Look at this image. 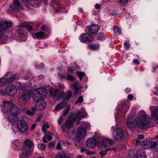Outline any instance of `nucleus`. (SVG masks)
Segmentation results:
<instances>
[{
    "instance_id": "nucleus-1",
    "label": "nucleus",
    "mask_w": 158,
    "mask_h": 158,
    "mask_svg": "<svg viewBox=\"0 0 158 158\" xmlns=\"http://www.w3.org/2000/svg\"><path fill=\"white\" fill-rule=\"evenodd\" d=\"M47 94V89L44 88L35 89L33 90V98L36 102L35 106H32V111H41L44 110L46 106L45 102L43 100Z\"/></svg>"
},
{
    "instance_id": "nucleus-2",
    "label": "nucleus",
    "mask_w": 158,
    "mask_h": 158,
    "mask_svg": "<svg viewBox=\"0 0 158 158\" xmlns=\"http://www.w3.org/2000/svg\"><path fill=\"white\" fill-rule=\"evenodd\" d=\"M3 105L2 108L3 112L6 114H9L8 119L11 123L15 122L18 119V113L15 112L16 107L11 102L4 101Z\"/></svg>"
},
{
    "instance_id": "nucleus-3",
    "label": "nucleus",
    "mask_w": 158,
    "mask_h": 158,
    "mask_svg": "<svg viewBox=\"0 0 158 158\" xmlns=\"http://www.w3.org/2000/svg\"><path fill=\"white\" fill-rule=\"evenodd\" d=\"M139 120L137 123L138 128L142 130L149 128L150 126V117L143 110L139 111Z\"/></svg>"
},
{
    "instance_id": "nucleus-4",
    "label": "nucleus",
    "mask_w": 158,
    "mask_h": 158,
    "mask_svg": "<svg viewBox=\"0 0 158 158\" xmlns=\"http://www.w3.org/2000/svg\"><path fill=\"white\" fill-rule=\"evenodd\" d=\"M31 95V91L27 89L23 90L21 94L19 99L21 101L19 102L18 104L20 106H23L25 105L26 102L30 98Z\"/></svg>"
},
{
    "instance_id": "nucleus-5",
    "label": "nucleus",
    "mask_w": 158,
    "mask_h": 158,
    "mask_svg": "<svg viewBox=\"0 0 158 158\" xmlns=\"http://www.w3.org/2000/svg\"><path fill=\"white\" fill-rule=\"evenodd\" d=\"M86 131L83 128H79L77 130V136L73 139V140L76 146L79 143L81 139L85 136Z\"/></svg>"
},
{
    "instance_id": "nucleus-6",
    "label": "nucleus",
    "mask_w": 158,
    "mask_h": 158,
    "mask_svg": "<svg viewBox=\"0 0 158 158\" xmlns=\"http://www.w3.org/2000/svg\"><path fill=\"white\" fill-rule=\"evenodd\" d=\"M76 120L74 118L69 117L65 120V122L61 127L62 131L66 132L69 130L73 124V122Z\"/></svg>"
},
{
    "instance_id": "nucleus-7",
    "label": "nucleus",
    "mask_w": 158,
    "mask_h": 158,
    "mask_svg": "<svg viewBox=\"0 0 158 158\" xmlns=\"http://www.w3.org/2000/svg\"><path fill=\"white\" fill-rule=\"evenodd\" d=\"M112 135L115 139L117 140L123 139L125 136L123 130L119 127H117L114 130Z\"/></svg>"
},
{
    "instance_id": "nucleus-8",
    "label": "nucleus",
    "mask_w": 158,
    "mask_h": 158,
    "mask_svg": "<svg viewBox=\"0 0 158 158\" xmlns=\"http://www.w3.org/2000/svg\"><path fill=\"white\" fill-rule=\"evenodd\" d=\"M17 88L14 85L9 84L6 87V93L9 96H13L17 93Z\"/></svg>"
},
{
    "instance_id": "nucleus-9",
    "label": "nucleus",
    "mask_w": 158,
    "mask_h": 158,
    "mask_svg": "<svg viewBox=\"0 0 158 158\" xmlns=\"http://www.w3.org/2000/svg\"><path fill=\"white\" fill-rule=\"evenodd\" d=\"M157 142H152L150 140L143 141L141 144L142 148L144 149H148L150 148H154L157 146Z\"/></svg>"
},
{
    "instance_id": "nucleus-10",
    "label": "nucleus",
    "mask_w": 158,
    "mask_h": 158,
    "mask_svg": "<svg viewBox=\"0 0 158 158\" xmlns=\"http://www.w3.org/2000/svg\"><path fill=\"white\" fill-rule=\"evenodd\" d=\"M18 129L19 131L22 133H25L27 132L28 128L25 123L21 120L18 121L17 124Z\"/></svg>"
},
{
    "instance_id": "nucleus-11",
    "label": "nucleus",
    "mask_w": 158,
    "mask_h": 158,
    "mask_svg": "<svg viewBox=\"0 0 158 158\" xmlns=\"http://www.w3.org/2000/svg\"><path fill=\"white\" fill-rule=\"evenodd\" d=\"M79 39L83 43L86 42H91L93 38L92 35L89 33H85L80 36Z\"/></svg>"
},
{
    "instance_id": "nucleus-12",
    "label": "nucleus",
    "mask_w": 158,
    "mask_h": 158,
    "mask_svg": "<svg viewBox=\"0 0 158 158\" xmlns=\"http://www.w3.org/2000/svg\"><path fill=\"white\" fill-rule=\"evenodd\" d=\"M74 117L76 119H78L80 120L81 118L87 117V114L84 109H81L80 110L77 111L76 113L75 114Z\"/></svg>"
},
{
    "instance_id": "nucleus-13",
    "label": "nucleus",
    "mask_w": 158,
    "mask_h": 158,
    "mask_svg": "<svg viewBox=\"0 0 158 158\" xmlns=\"http://www.w3.org/2000/svg\"><path fill=\"white\" fill-rule=\"evenodd\" d=\"M12 23L10 22L1 21L0 22V30L4 31L10 27Z\"/></svg>"
},
{
    "instance_id": "nucleus-14",
    "label": "nucleus",
    "mask_w": 158,
    "mask_h": 158,
    "mask_svg": "<svg viewBox=\"0 0 158 158\" xmlns=\"http://www.w3.org/2000/svg\"><path fill=\"white\" fill-rule=\"evenodd\" d=\"M114 141L110 139H106L103 140L100 142V144L106 148H110V147L113 145Z\"/></svg>"
},
{
    "instance_id": "nucleus-15",
    "label": "nucleus",
    "mask_w": 158,
    "mask_h": 158,
    "mask_svg": "<svg viewBox=\"0 0 158 158\" xmlns=\"http://www.w3.org/2000/svg\"><path fill=\"white\" fill-rule=\"evenodd\" d=\"M15 74L9 72L5 74L4 77L8 84L12 82L15 79Z\"/></svg>"
},
{
    "instance_id": "nucleus-16",
    "label": "nucleus",
    "mask_w": 158,
    "mask_h": 158,
    "mask_svg": "<svg viewBox=\"0 0 158 158\" xmlns=\"http://www.w3.org/2000/svg\"><path fill=\"white\" fill-rule=\"evenodd\" d=\"M150 110L151 116L156 117L155 121L156 123L158 124V107L151 106L150 107Z\"/></svg>"
},
{
    "instance_id": "nucleus-17",
    "label": "nucleus",
    "mask_w": 158,
    "mask_h": 158,
    "mask_svg": "<svg viewBox=\"0 0 158 158\" xmlns=\"http://www.w3.org/2000/svg\"><path fill=\"white\" fill-rule=\"evenodd\" d=\"M136 120L132 117L128 118L127 119L126 124L127 127L130 128L135 127L136 126Z\"/></svg>"
},
{
    "instance_id": "nucleus-18",
    "label": "nucleus",
    "mask_w": 158,
    "mask_h": 158,
    "mask_svg": "<svg viewBox=\"0 0 158 158\" xmlns=\"http://www.w3.org/2000/svg\"><path fill=\"white\" fill-rule=\"evenodd\" d=\"M33 151V149L29 148L23 147L22 149V155L19 156L20 158H24L23 156H28L31 152Z\"/></svg>"
},
{
    "instance_id": "nucleus-19",
    "label": "nucleus",
    "mask_w": 158,
    "mask_h": 158,
    "mask_svg": "<svg viewBox=\"0 0 158 158\" xmlns=\"http://www.w3.org/2000/svg\"><path fill=\"white\" fill-rule=\"evenodd\" d=\"M16 35L21 41H25L27 37V33L22 30L18 31Z\"/></svg>"
},
{
    "instance_id": "nucleus-20",
    "label": "nucleus",
    "mask_w": 158,
    "mask_h": 158,
    "mask_svg": "<svg viewBox=\"0 0 158 158\" xmlns=\"http://www.w3.org/2000/svg\"><path fill=\"white\" fill-rule=\"evenodd\" d=\"M95 145L96 140L95 139L92 138H89L86 142V146L89 148H94Z\"/></svg>"
},
{
    "instance_id": "nucleus-21",
    "label": "nucleus",
    "mask_w": 158,
    "mask_h": 158,
    "mask_svg": "<svg viewBox=\"0 0 158 158\" xmlns=\"http://www.w3.org/2000/svg\"><path fill=\"white\" fill-rule=\"evenodd\" d=\"M99 28L98 25L93 24L90 26L88 28L89 31L93 34L97 33Z\"/></svg>"
},
{
    "instance_id": "nucleus-22",
    "label": "nucleus",
    "mask_w": 158,
    "mask_h": 158,
    "mask_svg": "<svg viewBox=\"0 0 158 158\" xmlns=\"http://www.w3.org/2000/svg\"><path fill=\"white\" fill-rule=\"evenodd\" d=\"M71 87L73 88L72 90L73 93H74V94L76 95L80 89V86L79 83L77 81H75L71 85Z\"/></svg>"
},
{
    "instance_id": "nucleus-23",
    "label": "nucleus",
    "mask_w": 158,
    "mask_h": 158,
    "mask_svg": "<svg viewBox=\"0 0 158 158\" xmlns=\"http://www.w3.org/2000/svg\"><path fill=\"white\" fill-rule=\"evenodd\" d=\"M45 34L43 32L40 31L32 35L34 39H41L44 36Z\"/></svg>"
},
{
    "instance_id": "nucleus-24",
    "label": "nucleus",
    "mask_w": 158,
    "mask_h": 158,
    "mask_svg": "<svg viewBox=\"0 0 158 158\" xmlns=\"http://www.w3.org/2000/svg\"><path fill=\"white\" fill-rule=\"evenodd\" d=\"M34 143L29 139H27L24 141L23 147L31 148L34 145Z\"/></svg>"
},
{
    "instance_id": "nucleus-25",
    "label": "nucleus",
    "mask_w": 158,
    "mask_h": 158,
    "mask_svg": "<svg viewBox=\"0 0 158 158\" xmlns=\"http://www.w3.org/2000/svg\"><path fill=\"white\" fill-rule=\"evenodd\" d=\"M137 158H145L146 155L145 152L143 149H140L137 152Z\"/></svg>"
},
{
    "instance_id": "nucleus-26",
    "label": "nucleus",
    "mask_w": 158,
    "mask_h": 158,
    "mask_svg": "<svg viewBox=\"0 0 158 158\" xmlns=\"http://www.w3.org/2000/svg\"><path fill=\"white\" fill-rule=\"evenodd\" d=\"M56 158H69V156L64 151L58 153L56 156Z\"/></svg>"
},
{
    "instance_id": "nucleus-27",
    "label": "nucleus",
    "mask_w": 158,
    "mask_h": 158,
    "mask_svg": "<svg viewBox=\"0 0 158 158\" xmlns=\"http://www.w3.org/2000/svg\"><path fill=\"white\" fill-rule=\"evenodd\" d=\"M59 91L57 89H51L50 93L51 97L53 98H55L59 93Z\"/></svg>"
},
{
    "instance_id": "nucleus-28",
    "label": "nucleus",
    "mask_w": 158,
    "mask_h": 158,
    "mask_svg": "<svg viewBox=\"0 0 158 158\" xmlns=\"http://www.w3.org/2000/svg\"><path fill=\"white\" fill-rule=\"evenodd\" d=\"M31 5V6L35 7H39L41 4V1L40 0H36L34 2H31L30 3H28Z\"/></svg>"
},
{
    "instance_id": "nucleus-29",
    "label": "nucleus",
    "mask_w": 158,
    "mask_h": 158,
    "mask_svg": "<svg viewBox=\"0 0 158 158\" xmlns=\"http://www.w3.org/2000/svg\"><path fill=\"white\" fill-rule=\"evenodd\" d=\"M66 104L65 102H62L55 107V110H60L62 109L65 107Z\"/></svg>"
},
{
    "instance_id": "nucleus-30",
    "label": "nucleus",
    "mask_w": 158,
    "mask_h": 158,
    "mask_svg": "<svg viewBox=\"0 0 158 158\" xmlns=\"http://www.w3.org/2000/svg\"><path fill=\"white\" fill-rule=\"evenodd\" d=\"M71 91L69 90L67 92L64 93V100H68L71 96Z\"/></svg>"
},
{
    "instance_id": "nucleus-31",
    "label": "nucleus",
    "mask_w": 158,
    "mask_h": 158,
    "mask_svg": "<svg viewBox=\"0 0 158 158\" xmlns=\"http://www.w3.org/2000/svg\"><path fill=\"white\" fill-rule=\"evenodd\" d=\"M81 152H85L88 155H93L95 154V152H92L89 150L85 148H81Z\"/></svg>"
},
{
    "instance_id": "nucleus-32",
    "label": "nucleus",
    "mask_w": 158,
    "mask_h": 158,
    "mask_svg": "<svg viewBox=\"0 0 158 158\" xmlns=\"http://www.w3.org/2000/svg\"><path fill=\"white\" fill-rule=\"evenodd\" d=\"M20 6H17L12 4L11 5L10 8L11 10L13 12H16L18 11Z\"/></svg>"
},
{
    "instance_id": "nucleus-33",
    "label": "nucleus",
    "mask_w": 158,
    "mask_h": 158,
    "mask_svg": "<svg viewBox=\"0 0 158 158\" xmlns=\"http://www.w3.org/2000/svg\"><path fill=\"white\" fill-rule=\"evenodd\" d=\"M88 48L92 50H96L99 48V46L97 44H91L88 46Z\"/></svg>"
},
{
    "instance_id": "nucleus-34",
    "label": "nucleus",
    "mask_w": 158,
    "mask_h": 158,
    "mask_svg": "<svg viewBox=\"0 0 158 158\" xmlns=\"http://www.w3.org/2000/svg\"><path fill=\"white\" fill-rule=\"evenodd\" d=\"M113 30L114 32L117 35H119L121 33V30L117 26L114 27Z\"/></svg>"
},
{
    "instance_id": "nucleus-35",
    "label": "nucleus",
    "mask_w": 158,
    "mask_h": 158,
    "mask_svg": "<svg viewBox=\"0 0 158 158\" xmlns=\"http://www.w3.org/2000/svg\"><path fill=\"white\" fill-rule=\"evenodd\" d=\"M7 84V83L4 77L0 79V86H4Z\"/></svg>"
},
{
    "instance_id": "nucleus-36",
    "label": "nucleus",
    "mask_w": 158,
    "mask_h": 158,
    "mask_svg": "<svg viewBox=\"0 0 158 158\" xmlns=\"http://www.w3.org/2000/svg\"><path fill=\"white\" fill-rule=\"evenodd\" d=\"M52 134L49 132H47L45 134L44 136L46 137L48 140H50L52 139Z\"/></svg>"
},
{
    "instance_id": "nucleus-37",
    "label": "nucleus",
    "mask_w": 158,
    "mask_h": 158,
    "mask_svg": "<svg viewBox=\"0 0 158 158\" xmlns=\"http://www.w3.org/2000/svg\"><path fill=\"white\" fill-rule=\"evenodd\" d=\"M105 35L103 33L98 34L97 35V39L98 40H104L105 39Z\"/></svg>"
},
{
    "instance_id": "nucleus-38",
    "label": "nucleus",
    "mask_w": 158,
    "mask_h": 158,
    "mask_svg": "<svg viewBox=\"0 0 158 158\" xmlns=\"http://www.w3.org/2000/svg\"><path fill=\"white\" fill-rule=\"evenodd\" d=\"M111 149L110 148H108L105 149L104 151H100L99 153L101 156L102 157H103L106 154L107 152L108 151Z\"/></svg>"
},
{
    "instance_id": "nucleus-39",
    "label": "nucleus",
    "mask_w": 158,
    "mask_h": 158,
    "mask_svg": "<svg viewBox=\"0 0 158 158\" xmlns=\"http://www.w3.org/2000/svg\"><path fill=\"white\" fill-rule=\"evenodd\" d=\"M49 127V125L48 123H45L43 125L42 128V131L45 132L46 130L48 129Z\"/></svg>"
},
{
    "instance_id": "nucleus-40",
    "label": "nucleus",
    "mask_w": 158,
    "mask_h": 158,
    "mask_svg": "<svg viewBox=\"0 0 158 158\" xmlns=\"http://www.w3.org/2000/svg\"><path fill=\"white\" fill-rule=\"evenodd\" d=\"M64 92L63 91H61L59 94L57 98V100L59 101L61 98H63V99L64 100Z\"/></svg>"
},
{
    "instance_id": "nucleus-41",
    "label": "nucleus",
    "mask_w": 158,
    "mask_h": 158,
    "mask_svg": "<svg viewBox=\"0 0 158 158\" xmlns=\"http://www.w3.org/2000/svg\"><path fill=\"white\" fill-rule=\"evenodd\" d=\"M38 147L40 150H42L45 149V145L44 144L41 143L38 144Z\"/></svg>"
},
{
    "instance_id": "nucleus-42",
    "label": "nucleus",
    "mask_w": 158,
    "mask_h": 158,
    "mask_svg": "<svg viewBox=\"0 0 158 158\" xmlns=\"http://www.w3.org/2000/svg\"><path fill=\"white\" fill-rule=\"evenodd\" d=\"M83 125L85 127L88 129H90L91 126L89 123L87 122H83Z\"/></svg>"
},
{
    "instance_id": "nucleus-43",
    "label": "nucleus",
    "mask_w": 158,
    "mask_h": 158,
    "mask_svg": "<svg viewBox=\"0 0 158 158\" xmlns=\"http://www.w3.org/2000/svg\"><path fill=\"white\" fill-rule=\"evenodd\" d=\"M120 3L124 6L128 2V0H119Z\"/></svg>"
},
{
    "instance_id": "nucleus-44",
    "label": "nucleus",
    "mask_w": 158,
    "mask_h": 158,
    "mask_svg": "<svg viewBox=\"0 0 158 158\" xmlns=\"http://www.w3.org/2000/svg\"><path fill=\"white\" fill-rule=\"evenodd\" d=\"M77 74L80 78L81 80H82V78L84 76L85 74L81 72H78L77 73Z\"/></svg>"
},
{
    "instance_id": "nucleus-45",
    "label": "nucleus",
    "mask_w": 158,
    "mask_h": 158,
    "mask_svg": "<svg viewBox=\"0 0 158 158\" xmlns=\"http://www.w3.org/2000/svg\"><path fill=\"white\" fill-rule=\"evenodd\" d=\"M83 101V97L82 96H80L76 101V103H81Z\"/></svg>"
},
{
    "instance_id": "nucleus-46",
    "label": "nucleus",
    "mask_w": 158,
    "mask_h": 158,
    "mask_svg": "<svg viewBox=\"0 0 158 158\" xmlns=\"http://www.w3.org/2000/svg\"><path fill=\"white\" fill-rule=\"evenodd\" d=\"M67 77L68 80L72 81L74 80V77L70 75L69 74H68L67 75Z\"/></svg>"
},
{
    "instance_id": "nucleus-47",
    "label": "nucleus",
    "mask_w": 158,
    "mask_h": 158,
    "mask_svg": "<svg viewBox=\"0 0 158 158\" xmlns=\"http://www.w3.org/2000/svg\"><path fill=\"white\" fill-rule=\"evenodd\" d=\"M35 111H33L32 112L30 111V110H27L26 111L25 113L28 115H30L31 116H33L35 114Z\"/></svg>"
},
{
    "instance_id": "nucleus-48",
    "label": "nucleus",
    "mask_w": 158,
    "mask_h": 158,
    "mask_svg": "<svg viewBox=\"0 0 158 158\" xmlns=\"http://www.w3.org/2000/svg\"><path fill=\"white\" fill-rule=\"evenodd\" d=\"M13 4L17 6H20L19 2L18 0H14Z\"/></svg>"
},
{
    "instance_id": "nucleus-49",
    "label": "nucleus",
    "mask_w": 158,
    "mask_h": 158,
    "mask_svg": "<svg viewBox=\"0 0 158 158\" xmlns=\"http://www.w3.org/2000/svg\"><path fill=\"white\" fill-rule=\"evenodd\" d=\"M133 151L132 150H130L128 152V157L129 158H133L134 157V155H133Z\"/></svg>"
},
{
    "instance_id": "nucleus-50",
    "label": "nucleus",
    "mask_w": 158,
    "mask_h": 158,
    "mask_svg": "<svg viewBox=\"0 0 158 158\" xmlns=\"http://www.w3.org/2000/svg\"><path fill=\"white\" fill-rule=\"evenodd\" d=\"M69 109L68 108H67L65 111H64L63 114V116H64L66 115L69 113Z\"/></svg>"
},
{
    "instance_id": "nucleus-51",
    "label": "nucleus",
    "mask_w": 158,
    "mask_h": 158,
    "mask_svg": "<svg viewBox=\"0 0 158 158\" xmlns=\"http://www.w3.org/2000/svg\"><path fill=\"white\" fill-rule=\"evenodd\" d=\"M27 30L29 32H31L32 30V27L31 26L28 25L27 27Z\"/></svg>"
},
{
    "instance_id": "nucleus-52",
    "label": "nucleus",
    "mask_w": 158,
    "mask_h": 158,
    "mask_svg": "<svg viewBox=\"0 0 158 158\" xmlns=\"http://www.w3.org/2000/svg\"><path fill=\"white\" fill-rule=\"evenodd\" d=\"M25 86L24 85V84H20L18 86V88L20 89H22L25 88Z\"/></svg>"
},
{
    "instance_id": "nucleus-53",
    "label": "nucleus",
    "mask_w": 158,
    "mask_h": 158,
    "mask_svg": "<svg viewBox=\"0 0 158 158\" xmlns=\"http://www.w3.org/2000/svg\"><path fill=\"white\" fill-rule=\"evenodd\" d=\"M36 123H35L31 125V129L32 131H33L34 130L36 127Z\"/></svg>"
},
{
    "instance_id": "nucleus-54",
    "label": "nucleus",
    "mask_w": 158,
    "mask_h": 158,
    "mask_svg": "<svg viewBox=\"0 0 158 158\" xmlns=\"http://www.w3.org/2000/svg\"><path fill=\"white\" fill-rule=\"evenodd\" d=\"M63 121V119L61 117H60L58 120V123L59 124H61L62 123V121Z\"/></svg>"
},
{
    "instance_id": "nucleus-55",
    "label": "nucleus",
    "mask_w": 158,
    "mask_h": 158,
    "mask_svg": "<svg viewBox=\"0 0 158 158\" xmlns=\"http://www.w3.org/2000/svg\"><path fill=\"white\" fill-rule=\"evenodd\" d=\"M128 99L130 100H131L133 99V96L132 94H129L127 96Z\"/></svg>"
},
{
    "instance_id": "nucleus-56",
    "label": "nucleus",
    "mask_w": 158,
    "mask_h": 158,
    "mask_svg": "<svg viewBox=\"0 0 158 158\" xmlns=\"http://www.w3.org/2000/svg\"><path fill=\"white\" fill-rule=\"evenodd\" d=\"M124 47L127 48H128L130 47V45H129V43L126 42L124 44Z\"/></svg>"
},
{
    "instance_id": "nucleus-57",
    "label": "nucleus",
    "mask_w": 158,
    "mask_h": 158,
    "mask_svg": "<svg viewBox=\"0 0 158 158\" xmlns=\"http://www.w3.org/2000/svg\"><path fill=\"white\" fill-rule=\"evenodd\" d=\"M61 148V145L60 143L59 142L58 143L57 145L56 146V148L57 149H60Z\"/></svg>"
},
{
    "instance_id": "nucleus-58",
    "label": "nucleus",
    "mask_w": 158,
    "mask_h": 158,
    "mask_svg": "<svg viewBox=\"0 0 158 158\" xmlns=\"http://www.w3.org/2000/svg\"><path fill=\"white\" fill-rule=\"evenodd\" d=\"M73 72V70L72 69H70L68 70L67 73H69L68 74H72Z\"/></svg>"
},
{
    "instance_id": "nucleus-59",
    "label": "nucleus",
    "mask_w": 158,
    "mask_h": 158,
    "mask_svg": "<svg viewBox=\"0 0 158 158\" xmlns=\"http://www.w3.org/2000/svg\"><path fill=\"white\" fill-rule=\"evenodd\" d=\"M133 62L134 63L136 64H139V62L137 59H134L133 61Z\"/></svg>"
},
{
    "instance_id": "nucleus-60",
    "label": "nucleus",
    "mask_w": 158,
    "mask_h": 158,
    "mask_svg": "<svg viewBox=\"0 0 158 158\" xmlns=\"http://www.w3.org/2000/svg\"><path fill=\"white\" fill-rule=\"evenodd\" d=\"M95 8L96 9H98L100 8V6L99 4H97L95 6Z\"/></svg>"
},
{
    "instance_id": "nucleus-61",
    "label": "nucleus",
    "mask_w": 158,
    "mask_h": 158,
    "mask_svg": "<svg viewBox=\"0 0 158 158\" xmlns=\"http://www.w3.org/2000/svg\"><path fill=\"white\" fill-rule=\"evenodd\" d=\"M59 142L61 144V145L64 146L65 145L64 142L62 140H60L59 141Z\"/></svg>"
},
{
    "instance_id": "nucleus-62",
    "label": "nucleus",
    "mask_w": 158,
    "mask_h": 158,
    "mask_svg": "<svg viewBox=\"0 0 158 158\" xmlns=\"http://www.w3.org/2000/svg\"><path fill=\"white\" fill-rule=\"evenodd\" d=\"M46 139H47L46 137H45L44 136L43 139V142L44 143H46L47 142V141Z\"/></svg>"
},
{
    "instance_id": "nucleus-63",
    "label": "nucleus",
    "mask_w": 158,
    "mask_h": 158,
    "mask_svg": "<svg viewBox=\"0 0 158 158\" xmlns=\"http://www.w3.org/2000/svg\"><path fill=\"white\" fill-rule=\"evenodd\" d=\"M54 147V144L52 143H50L48 146V147L49 148H51Z\"/></svg>"
},
{
    "instance_id": "nucleus-64",
    "label": "nucleus",
    "mask_w": 158,
    "mask_h": 158,
    "mask_svg": "<svg viewBox=\"0 0 158 158\" xmlns=\"http://www.w3.org/2000/svg\"><path fill=\"white\" fill-rule=\"evenodd\" d=\"M138 137L140 139H142L144 138V136L142 135H139Z\"/></svg>"
}]
</instances>
